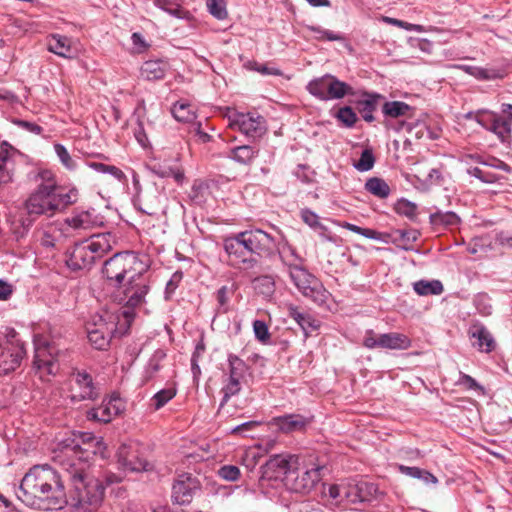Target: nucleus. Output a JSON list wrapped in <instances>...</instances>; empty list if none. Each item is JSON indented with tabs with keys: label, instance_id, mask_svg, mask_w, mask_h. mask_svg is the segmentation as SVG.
<instances>
[{
	"label": "nucleus",
	"instance_id": "obj_20",
	"mask_svg": "<svg viewBox=\"0 0 512 512\" xmlns=\"http://www.w3.org/2000/svg\"><path fill=\"white\" fill-rule=\"evenodd\" d=\"M65 222L75 230H87L103 225L104 219L94 208H90L87 210H75Z\"/></svg>",
	"mask_w": 512,
	"mask_h": 512
},
{
	"label": "nucleus",
	"instance_id": "obj_60",
	"mask_svg": "<svg viewBox=\"0 0 512 512\" xmlns=\"http://www.w3.org/2000/svg\"><path fill=\"white\" fill-rule=\"evenodd\" d=\"M312 31H314L317 35L315 38L317 40H328V41H341L343 37L339 34L334 33L330 30L321 29L319 27H312Z\"/></svg>",
	"mask_w": 512,
	"mask_h": 512
},
{
	"label": "nucleus",
	"instance_id": "obj_25",
	"mask_svg": "<svg viewBox=\"0 0 512 512\" xmlns=\"http://www.w3.org/2000/svg\"><path fill=\"white\" fill-rule=\"evenodd\" d=\"M275 251L278 252L279 258L288 272L294 270V268L304 267L305 259L286 240L276 242Z\"/></svg>",
	"mask_w": 512,
	"mask_h": 512
},
{
	"label": "nucleus",
	"instance_id": "obj_50",
	"mask_svg": "<svg viewBox=\"0 0 512 512\" xmlns=\"http://www.w3.org/2000/svg\"><path fill=\"white\" fill-rule=\"evenodd\" d=\"M54 151L59 158L61 164L68 170H74L76 168V161L72 158L68 150L62 144H55Z\"/></svg>",
	"mask_w": 512,
	"mask_h": 512
},
{
	"label": "nucleus",
	"instance_id": "obj_44",
	"mask_svg": "<svg viewBox=\"0 0 512 512\" xmlns=\"http://www.w3.org/2000/svg\"><path fill=\"white\" fill-rule=\"evenodd\" d=\"M242 385L243 383L227 377L224 380L223 387L221 388V393L223 397L220 403V407H223L231 397L239 394V392L242 389Z\"/></svg>",
	"mask_w": 512,
	"mask_h": 512
},
{
	"label": "nucleus",
	"instance_id": "obj_32",
	"mask_svg": "<svg viewBox=\"0 0 512 512\" xmlns=\"http://www.w3.org/2000/svg\"><path fill=\"white\" fill-rule=\"evenodd\" d=\"M382 99L383 96L380 94L366 93L357 101V109L366 122H373L375 120L373 113Z\"/></svg>",
	"mask_w": 512,
	"mask_h": 512
},
{
	"label": "nucleus",
	"instance_id": "obj_5",
	"mask_svg": "<svg viewBox=\"0 0 512 512\" xmlns=\"http://www.w3.org/2000/svg\"><path fill=\"white\" fill-rule=\"evenodd\" d=\"M145 267L133 252L116 253L110 259L105 261L103 266V274L115 284H122L128 280L130 276H137L140 272H144Z\"/></svg>",
	"mask_w": 512,
	"mask_h": 512
},
{
	"label": "nucleus",
	"instance_id": "obj_3",
	"mask_svg": "<svg viewBox=\"0 0 512 512\" xmlns=\"http://www.w3.org/2000/svg\"><path fill=\"white\" fill-rule=\"evenodd\" d=\"M115 244L116 237L110 232L94 234L73 247L66 264L72 270L89 269L96 260L110 252Z\"/></svg>",
	"mask_w": 512,
	"mask_h": 512
},
{
	"label": "nucleus",
	"instance_id": "obj_9",
	"mask_svg": "<svg viewBox=\"0 0 512 512\" xmlns=\"http://www.w3.org/2000/svg\"><path fill=\"white\" fill-rule=\"evenodd\" d=\"M68 397L72 403L95 401L100 397V388L90 373L74 369L68 378Z\"/></svg>",
	"mask_w": 512,
	"mask_h": 512
},
{
	"label": "nucleus",
	"instance_id": "obj_42",
	"mask_svg": "<svg viewBox=\"0 0 512 512\" xmlns=\"http://www.w3.org/2000/svg\"><path fill=\"white\" fill-rule=\"evenodd\" d=\"M430 222L435 226L453 227L460 222V219L454 212L437 211L430 215Z\"/></svg>",
	"mask_w": 512,
	"mask_h": 512
},
{
	"label": "nucleus",
	"instance_id": "obj_45",
	"mask_svg": "<svg viewBox=\"0 0 512 512\" xmlns=\"http://www.w3.org/2000/svg\"><path fill=\"white\" fill-rule=\"evenodd\" d=\"M166 354L162 350H156L151 358L149 359L147 366L145 367V379H152L158 371L161 369V362L165 358Z\"/></svg>",
	"mask_w": 512,
	"mask_h": 512
},
{
	"label": "nucleus",
	"instance_id": "obj_58",
	"mask_svg": "<svg viewBox=\"0 0 512 512\" xmlns=\"http://www.w3.org/2000/svg\"><path fill=\"white\" fill-rule=\"evenodd\" d=\"M218 475L227 481H236L240 476V470L234 465H224L218 470Z\"/></svg>",
	"mask_w": 512,
	"mask_h": 512
},
{
	"label": "nucleus",
	"instance_id": "obj_43",
	"mask_svg": "<svg viewBox=\"0 0 512 512\" xmlns=\"http://www.w3.org/2000/svg\"><path fill=\"white\" fill-rule=\"evenodd\" d=\"M153 172L162 178L172 177L178 184H181L184 180V172L178 167L154 164Z\"/></svg>",
	"mask_w": 512,
	"mask_h": 512
},
{
	"label": "nucleus",
	"instance_id": "obj_63",
	"mask_svg": "<svg viewBox=\"0 0 512 512\" xmlns=\"http://www.w3.org/2000/svg\"><path fill=\"white\" fill-rule=\"evenodd\" d=\"M301 218L310 227H317L320 225L318 215L311 210H302Z\"/></svg>",
	"mask_w": 512,
	"mask_h": 512
},
{
	"label": "nucleus",
	"instance_id": "obj_2",
	"mask_svg": "<svg viewBox=\"0 0 512 512\" xmlns=\"http://www.w3.org/2000/svg\"><path fill=\"white\" fill-rule=\"evenodd\" d=\"M17 498L36 510H58L64 507L66 492L60 474L49 465L29 469L16 491Z\"/></svg>",
	"mask_w": 512,
	"mask_h": 512
},
{
	"label": "nucleus",
	"instance_id": "obj_22",
	"mask_svg": "<svg viewBox=\"0 0 512 512\" xmlns=\"http://www.w3.org/2000/svg\"><path fill=\"white\" fill-rule=\"evenodd\" d=\"M86 330L89 342L96 349L104 350L109 345L114 328L99 317L97 322L89 323Z\"/></svg>",
	"mask_w": 512,
	"mask_h": 512
},
{
	"label": "nucleus",
	"instance_id": "obj_1",
	"mask_svg": "<svg viewBox=\"0 0 512 512\" xmlns=\"http://www.w3.org/2000/svg\"><path fill=\"white\" fill-rule=\"evenodd\" d=\"M81 438L84 447L75 439L62 440L55 459L69 482L65 505L73 512H95L103 502L105 486L94 474L91 455L100 454L104 458L106 447L101 438L91 435Z\"/></svg>",
	"mask_w": 512,
	"mask_h": 512
},
{
	"label": "nucleus",
	"instance_id": "obj_34",
	"mask_svg": "<svg viewBox=\"0 0 512 512\" xmlns=\"http://www.w3.org/2000/svg\"><path fill=\"white\" fill-rule=\"evenodd\" d=\"M167 64L161 60H149L143 63L141 75L147 80H159L165 76Z\"/></svg>",
	"mask_w": 512,
	"mask_h": 512
},
{
	"label": "nucleus",
	"instance_id": "obj_11",
	"mask_svg": "<svg viewBox=\"0 0 512 512\" xmlns=\"http://www.w3.org/2000/svg\"><path fill=\"white\" fill-rule=\"evenodd\" d=\"M322 466L292 471L284 478L286 488L297 494L308 495L320 483Z\"/></svg>",
	"mask_w": 512,
	"mask_h": 512
},
{
	"label": "nucleus",
	"instance_id": "obj_13",
	"mask_svg": "<svg viewBox=\"0 0 512 512\" xmlns=\"http://www.w3.org/2000/svg\"><path fill=\"white\" fill-rule=\"evenodd\" d=\"M239 234L249 256L256 254L258 256L269 257L275 252V239L261 229L246 230L239 232Z\"/></svg>",
	"mask_w": 512,
	"mask_h": 512
},
{
	"label": "nucleus",
	"instance_id": "obj_38",
	"mask_svg": "<svg viewBox=\"0 0 512 512\" xmlns=\"http://www.w3.org/2000/svg\"><path fill=\"white\" fill-rule=\"evenodd\" d=\"M339 226H341L342 228H345L351 232H354L356 234H360V235L364 236L365 238L382 241V242H387L388 235L385 233L378 232L374 229L362 228L360 226L351 224L349 222H341V223H339Z\"/></svg>",
	"mask_w": 512,
	"mask_h": 512
},
{
	"label": "nucleus",
	"instance_id": "obj_16",
	"mask_svg": "<svg viewBox=\"0 0 512 512\" xmlns=\"http://www.w3.org/2000/svg\"><path fill=\"white\" fill-rule=\"evenodd\" d=\"M230 126L252 138L260 137L266 131L264 118L252 113H235L230 117Z\"/></svg>",
	"mask_w": 512,
	"mask_h": 512
},
{
	"label": "nucleus",
	"instance_id": "obj_8",
	"mask_svg": "<svg viewBox=\"0 0 512 512\" xmlns=\"http://www.w3.org/2000/svg\"><path fill=\"white\" fill-rule=\"evenodd\" d=\"M306 89L312 96L322 101L342 99L346 95L354 93L353 88L349 84L340 81L331 74H325L311 80L307 84Z\"/></svg>",
	"mask_w": 512,
	"mask_h": 512
},
{
	"label": "nucleus",
	"instance_id": "obj_46",
	"mask_svg": "<svg viewBox=\"0 0 512 512\" xmlns=\"http://www.w3.org/2000/svg\"><path fill=\"white\" fill-rule=\"evenodd\" d=\"M176 395V390L174 388H165L158 391L150 400V406L153 407L154 410H159L164 407L171 399H173Z\"/></svg>",
	"mask_w": 512,
	"mask_h": 512
},
{
	"label": "nucleus",
	"instance_id": "obj_59",
	"mask_svg": "<svg viewBox=\"0 0 512 512\" xmlns=\"http://www.w3.org/2000/svg\"><path fill=\"white\" fill-rule=\"evenodd\" d=\"M183 278V274L180 271L175 272L170 280L166 284L165 288V298L170 299L171 295L175 292L177 287L179 286L181 280Z\"/></svg>",
	"mask_w": 512,
	"mask_h": 512
},
{
	"label": "nucleus",
	"instance_id": "obj_21",
	"mask_svg": "<svg viewBox=\"0 0 512 512\" xmlns=\"http://www.w3.org/2000/svg\"><path fill=\"white\" fill-rule=\"evenodd\" d=\"M291 457L285 455L272 456L261 467V480H277L292 472L290 466Z\"/></svg>",
	"mask_w": 512,
	"mask_h": 512
},
{
	"label": "nucleus",
	"instance_id": "obj_40",
	"mask_svg": "<svg viewBox=\"0 0 512 512\" xmlns=\"http://www.w3.org/2000/svg\"><path fill=\"white\" fill-rule=\"evenodd\" d=\"M365 189L372 195L384 199L390 194L389 185L381 178L373 177L366 181Z\"/></svg>",
	"mask_w": 512,
	"mask_h": 512
},
{
	"label": "nucleus",
	"instance_id": "obj_17",
	"mask_svg": "<svg viewBox=\"0 0 512 512\" xmlns=\"http://www.w3.org/2000/svg\"><path fill=\"white\" fill-rule=\"evenodd\" d=\"M477 123L496 134L504 142L510 137L511 126L502 115L490 111H478L475 115Z\"/></svg>",
	"mask_w": 512,
	"mask_h": 512
},
{
	"label": "nucleus",
	"instance_id": "obj_19",
	"mask_svg": "<svg viewBox=\"0 0 512 512\" xmlns=\"http://www.w3.org/2000/svg\"><path fill=\"white\" fill-rule=\"evenodd\" d=\"M224 250L229 256V259L235 264H243L247 268H251L256 264V259L249 256L240 234L224 239Z\"/></svg>",
	"mask_w": 512,
	"mask_h": 512
},
{
	"label": "nucleus",
	"instance_id": "obj_36",
	"mask_svg": "<svg viewBox=\"0 0 512 512\" xmlns=\"http://www.w3.org/2000/svg\"><path fill=\"white\" fill-rule=\"evenodd\" d=\"M171 112L174 118L179 122L193 123L196 119V113L192 106L183 101L176 102L173 105Z\"/></svg>",
	"mask_w": 512,
	"mask_h": 512
},
{
	"label": "nucleus",
	"instance_id": "obj_4",
	"mask_svg": "<svg viewBox=\"0 0 512 512\" xmlns=\"http://www.w3.org/2000/svg\"><path fill=\"white\" fill-rule=\"evenodd\" d=\"M78 199V190L70 188L68 191L50 193L34 190L25 202L29 215L54 216L56 213L74 204Z\"/></svg>",
	"mask_w": 512,
	"mask_h": 512
},
{
	"label": "nucleus",
	"instance_id": "obj_47",
	"mask_svg": "<svg viewBox=\"0 0 512 512\" xmlns=\"http://www.w3.org/2000/svg\"><path fill=\"white\" fill-rule=\"evenodd\" d=\"M254 288L265 297H270L275 291V282L271 276L265 275L254 279Z\"/></svg>",
	"mask_w": 512,
	"mask_h": 512
},
{
	"label": "nucleus",
	"instance_id": "obj_52",
	"mask_svg": "<svg viewBox=\"0 0 512 512\" xmlns=\"http://www.w3.org/2000/svg\"><path fill=\"white\" fill-rule=\"evenodd\" d=\"M207 8L218 20H224L228 16L225 0H207Z\"/></svg>",
	"mask_w": 512,
	"mask_h": 512
},
{
	"label": "nucleus",
	"instance_id": "obj_33",
	"mask_svg": "<svg viewBox=\"0 0 512 512\" xmlns=\"http://www.w3.org/2000/svg\"><path fill=\"white\" fill-rule=\"evenodd\" d=\"M249 366L235 354L228 355V373L226 376L241 383L247 382L249 375Z\"/></svg>",
	"mask_w": 512,
	"mask_h": 512
},
{
	"label": "nucleus",
	"instance_id": "obj_49",
	"mask_svg": "<svg viewBox=\"0 0 512 512\" xmlns=\"http://www.w3.org/2000/svg\"><path fill=\"white\" fill-rule=\"evenodd\" d=\"M154 3L157 7L174 17L183 18L186 14V11L178 3L171 0H154Z\"/></svg>",
	"mask_w": 512,
	"mask_h": 512
},
{
	"label": "nucleus",
	"instance_id": "obj_12",
	"mask_svg": "<svg viewBox=\"0 0 512 512\" xmlns=\"http://www.w3.org/2000/svg\"><path fill=\"white\" fill-rule=\"evenodd\" d=\"M149 291V281L140 272L137 276H130L119 286V302L129 307H137L144 302V298Z\"/></svg>",
	"mask_w": 512,
	"mask_h": 512
},
{
	"label": "nucleus",
	"instance_id": "obj_18",
	"mask_svg": "<svg viewBox=\"0 0 512 512\" xmlns=\"http://www.w3.org/2000/svg\"><path fill=\"white\" fill-rule=\"evenodd\" d=\"M125 409L124 402L118 396L104 399L102 403L87 411V419L102 423H109Z\"/></svg>",
	"mask_w": 512,
	"mask_h": 512
},
{
	"label": "nucleus",
	"instance_id": "obj_15",
	"mask_svg": "<svg viewBox=\"0 0 512 512\" xmlns=\"http://www.w3.org/2000/svg\"><path fill=\"white\" fill-rule=\"evenodd\" d=\"M200 489V481L189 473L180 474L172 486V501L175 504H189Z\"/></svg>",
	"mask_w": 512,
	"mask_h": 512
},
{
	"label": "nucleus",
	"instance_id": "obj_24",
	"mask_svg": "<svg viewBox=\"0 0 512 512\" xmlns=\"http://www.w3.org/2000/svg\"><path fill=\"white\" fill-rule=\"evenodd\" d=\"M469 335L471 338L476 340L473 342V346L480 352L490 353L495 349V339L483 324H473L469 329Z\"/></svg>",
	"mask_w": 512,
	"mask_h": 512
},
{
	"label": "nucleus",
	"instance_id": "obj_51",
	"mask_svg": "<svg viewBox=\"0 0 512 512\" xmlns=\"http://www.w3.org/2000/svg\"><path fill=\"white\" fill-rule=\"evenodd\" d=\"M395 210L399 215L413 220L417 216V205L406 199H401L395 204Z\"/></svg>",
	"mask_w": 512,
	"mask_h": 512
},
{
	"label": "nucleus",
	"instance_id": "obj_57",
	"mask_svg": "<svg viewBox=\"0 0 512 512\" xmlns=\"http://www.w3.org/2000/svg\"><path fill=\"white\" fill-rule=\"evenodd\" d=\"M474 304L477 311L483 315L488 316L492 313V305L490 304L489 298L485 294H479L474 299Z\"/></svg>",
	"mask_w": 512,
	"mask_h": 512
},
{
	"label": "nucleus",
	"instance_id": "obj_64",
	"mask_svg": "<svg viewBox=\"0 0 512 512\" xmlns=\"http://www.w3.org/2000/svg\"><path fill=\"white\" fill-rule=\"evenodd\" d=\"M293 512H319V510L315 509V505L312 502L303 501L293 508Z\"/></svg>",
	"mask_w": 512,
	"mask_h": 512
},
{
	"label": "nucleus",
	"instance_id": "obj_56",
	"mask_svg": "<svg viewBox=\"0 0 512 512\" xmlns=\"http://www.w3.org/2000/svg\"><path fill=\"white\" fill-rule=\"evenodd\" d=\"M253 331L256 339L262 343H266L270 339L268 326L262 320H255L253 322Z\"/></svg>",
	"mask_w": 512,
	"mask_h": 512
},
{
	"label": "nucleus",
	"instance_id": "obj_55",
	"mask_svg": "<svg viewBox=\"0 0 512 512\" xmlns=\"http://www.w3.org/2000/svg\"><path fill=\"white\" fill-rule=\"evenodd\" d=\"M337 118L346 127H352L356 123L357 116L353 109L349 106H344L338 110Z\"/></svg>",
	"mask_w": 512,
	"mask_h": 512
},
{
	"label": "nucleus",
	"instance_id": "obj_10",
	"mask_svg": "<svg viewBox=\"0 0 512 512\" xmlns=\"http://www.w3.org/2000/svg\"><path fill=\"white\" fill-rule=\"evenodd\" d=\"M34 367L41 375H55L59 371L57 357L59 349L55 342L49 341L45 336L37 334L34 336Z\"/></svg>",
	"mask_w": 512,
	"mask_h": 512
},
{
	"label": "nucleus",
	"instance_id": "obj_29",
	"mask_svg": "<svg viewBox=\"0 0 512 512\" xmlns=\"http://www.w3.org/2000/svg\"><path fill=\"white\" fill-rule=\"evenodd\" d=\"M15 170L14 152L8 145L0 146V185L12 180Z\"/></svg>",
	"mask_w": 512,
	"mask_h": 512
},
{
	"label": "nucleus",
	"instance_id": "obj_6",
	"mask_svg": "<svg viewBox=\"0 0 512 512\" xmlns=\"http://www.w3.org/2000/svg\"><path fill=\"white\" fill-rule=\"evenodd\" d=\"M289 277L297 290L307 299L318 306H324L331 294L318 278L305 267L294 268L288 272Z\"/></svg>",
	"mask_w": 512,
	"mask_h": 512
},
{
	"label": "nucleus",
	"instance_id": "obj_41",
	"mask_svg": "<svg viewBox=\"0 0 512 512\" xmlns=\"http://www.w3.org/2000/svg\"><path fill=\"white\" fill-rule=\"evenodd\" d=\"M257 153L258 151L254 147L242 145L232 149L229 157L240 164H249Z\"/></svg>",
	"mask_w": 512,
	"mask_h": 512
},
{
	"label": "nucleus",
	"instance_id": "obj_62",
	"mask_svg": "<svg viewBox=\"0 0 512 512\" xmlns=\"http://www.w3.org/2000/svg\"><path fill=\"white\" fill-rule=\"evenodd\" d=\"M189 132L191 134H194L195 136H197L199 138V140L203 143H206L208 141H210V135L208 133H206L203 129H202V124L201 122H193L191 123V126H190V129H189Z\"/></svg>",
	"mask_w": 512,
	"mask_h": 512
},
{
	"label": "nucleus",
	"instance_id": "obj_28",
	"mask_svg": "<svg viewBox=\"0 0 512 512\" xmlns=\"http://www.w3.org/2000/svg\"><path fill=\"white\" fill-rule=\"evenodd\" d=\"M72 39L61 34H51L47 41V50L59 57L73 58Z\"/></svg>",
	"mask_w": 512,
	"mask_h": 512
},
{
	"label": "nucleus",
	"instance_id": "obj_27",
	"mask_svg": "<svg viewBox=\"0 0 512 512\" xmlns=\"http://www.w3.org/2000/svg\"><path fill=\"white\" fill-rule=\"evenodd\" d=\"M33 181L36 183L37 191L59 193V191H68V189L57 184L54 172L49 169H38L33 175Z\"/></svg>",
	"mask_w": 512,
	"mask_h": 512
},
{
	"label": "nucleus",
	"instance_id": "obj_23",
	"mask_svg": "<svg viewBox=\"0 0 512 512\" xmlns=\"http://www.w3.org/2000/svg\"><path fill=\"white\" fill-rule=\"evenodd\" d=\"M164 198L156 187L147 189L138 198L139 209L147 215H157L163 209Z\"/></svg>",
	"mask_w": 512,
	"mask_h": 512
},
{
	"label": "nucleus",
	"instance_id": "obj_54",
	"mask_svg": "<svg viewBox=\"0 0 512 512\" xmlns=\"http://www.w3.org/2000/svg\"><path fill=\"white\" fill-rule=\"evenodd\" d=\"M216 300H217V313H226L229 310V289L227 286H222L216 292Z\"/></svg>",
	"mask_w": 512,
	"mask_h": 512
},
{
	"label": "nucleus",
	"instance_id": "obj_48",
	"mask_svg": "<svg viewBox=\"0 0 512 512\" xmlns=\"http://www.w3.org/2000/svg\"><path fill=\"white\" fill-rule=\"evenodd\" d=\"M88 166L98 173L109 174L117 180H122L125 178L123 171L114 165H107L100 162H89Z\"/></svg>",
	"mask_w": 512,
	"mask_h": 512
},
{
	"label": "nucleus",
	"instance_id": "obj_53",
	"mask_svg": "<svg viewBox=\"0 0 512 512\" xmlns=\"http://www.w3.org/2000/svg\"><path fill=\"white\" fill-rule=\"evenodd\" d=\"M375 157L371 149L362 151L360 159L354 164V167L361 172L369 171L373 168Z\"/></svg>",
	"mask_w": 512,
	"mask_h": 512
},
{
	"label": "nucleus",
	"instance_id": "obj_31",
	"mask_svg": "<svg viewBox=\"0 0 512 512\" xmlns=\"http://www.w3.org/2000/svg\"><path fill=\"white\" fill-rule=\"evenodd\" d=\"M288 316L301 327L306 337L320 327L319 320L308 313L301 312L298 307L294 305L288 306Z\"/></svg>",
	"mask_w": 512,
	"mask_h": 512
},
{
	"label": "nucleus",
	"instance_id": "obj_26",
	"mask_svg": "<svg viewBox=\"0 0 512 512\" xmlns=\"http://www.w3.org/2000/svg\"><path fill=\"white\" fill-rule=\"evenodd\" d=\"M382 113L385 117V125L389 126L390 119H410L415 114V108L403 101H386L382 105Z\"/></svg>",
	"mask_w": 512,
	"mask_h": 512
},
{
	"label": "nucleus",
	"instance_id": "obj_7",
	"mask_svg": "<svg viewBox=\"0 0 512 512\" xmlns=\"http://www.w3.org/2000/svg\"><path fill=\"white\" fill-rule=\"evenodd\" d=\"M25 355L24 342L14 329L0 336V375L16 370Z\"/></svg>",
	"mask_w": 512,
	"mask_h": 512
},
{
	"label": "nucleus",
	"instance_id": "obj_37",
	"mask_svg": "<svg viewBox=\"0 0 512 512\" xmlns=\"http://www.w3.org/2000/svg\"><path fill=\"white\" fill-rule=\"evenodd\" d=\"M414 291L418 295H440L444 291V287L439 280H420L414 283Z\"/></svg>",
	"mask_w": 512,
	"mask_h": 512
},
{
	"label": "nucleus",
	"instance_id": "obj_30",
	"mask_svg": "<svg viewBox=\"0 0 512 512\" xmlns=\"http://www.w3.org/2000/svg\"><path fill=\"white\" fill-rule=\"evenodd\" d=\"M307 423V419L298 414H288L275 417L272 420V424L284 433L301 431L306 427Z\"/></svg>",
	"mask_w": 512,
	"mask_h": 512
},
{
	"label": "nucleus",
	"instance_id": "obj_61",
	"mask_svg": "<svg viewBox=\"0 0 512 512\" xmlns=\"http://www.w3.org/2000/svg\"><path fill=\"white\" fill-rule=\"evenodd\" d=\"M260 458V453L256 449H250L246 451L243 457V464L250 470H252Z\"/></svg>",
	"mask_w": 512,
	"mask_h": 512
},
{
	"label": "nucleus",
	"instance_id": "obj_39",
	"mask_svg": "<svg viewBox=\"0 0 512 512\" xmlns=\"http://www.w3.org/2000/svg\"><path fill=\"white\" fill-rule=\"evenodd\" d=\"M398 469L402 474L415 479H420L426 484H436L438 482V479L432 473L419 467L399 465Z\"/></svg>",
	"mask_w": 512,
	"mask_h": 512
},
{
	"label": "nucleus",
	"instance_id": "obj_14",
	"mask_svg": "<svg viewBox=\"0 0 512 512\" xmlns=\"http://www.w3.org/2000/svg\"><path fill=\"white\" fill-rule=\"evenodd\" d=\"M363 345L368 349L406 350L411 347V340L402 333L391 332L377 335L373 330H367Z\"/></svg>",
	"mask_w": 512,
	"mask_h": 512
},
{
	"label": "nucleus",
	"instance_id": "obj_35",
	"mask_svg": "<svg viewBox=\"0 0 512 512\" xmlns=\"http://www.w3.org/2000/svg\"><path fill=\"white\" fill-rule=\"evenodd\" d=\"M458 68L480 80H494L503 77V71L495 68H482L469 65H459Z\"/></svg>",
	"mask_w": 512,
	"mask_h": 512
}]
</instances>
